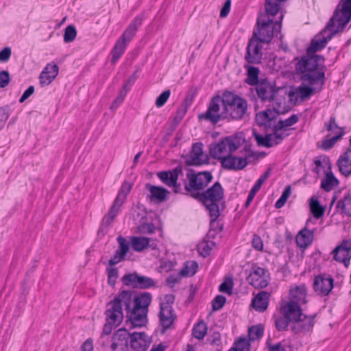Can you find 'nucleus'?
<instances>
[{"label": "nucleus", "mask_w": 351, "mask_h": 351, "mask_svg": "<svg viewBox=\"0 0 351 351\" xmlns=\"http://www.w3.org/2000/svg\"><path fill=\"white\" fill-rule=\"evenodd\" d=\"M152 300V294L148 292L136 294L133 291L123 290L108 303L105 313L106 321L119 326L123 319L122 306H124L132 326H144L147 322L148 308Z\"/></svg>", "instance_id": "obj_1"}, {"label": "nucleus", "mask_w": 351, "mask_h": 351, "mask_svg": "<svg viewBox=\"0 0 351 351\" xmlns=\"http://www.w3.org/2000/svg\"><path fill=\"white\" fill-rule=\"evenodd\" d=\"M188 182L184 183V189L194 199L202 202L209 211L210 222L215 221L220 215L219 203L223 199V189L218 182L203 192L204 189L211 182L212 174L208 171L196 173L192 169H188L186 173Z\"/></svg>", "instance_id": "obj_2"}, {"label": "nucleus", "mask_w": 351, "mask_h": 351, "mask_svg": "<svg viewBox=\"0 0 351 351\" xmlns=\"http://www.w3.org/2000/svg\"><path fill=\"white\" fill-rule=\"evenodd\" d=\"M324 58L320 55H312L306 52L300 58H295V70L297 73L301 74L300 80L302 82L309 85L320 84H324L325 71Z\"/></svg>", "instance_id": "obj_3"}, {"label": "nucleus", "mask_w": 351, "mask_h": 351, "mask_svg": "<svg viewBox=\"0 0 351 351\" xmlns=\"http://www.w3.org/2000/svg\"><path fill=\"white\" fill-rule=\"evenodd\" d=\"M223 106L226 119L241 121L248 119L250 116L247 100L232 92H223Z\"/></svg>", "instance_id": "obj_4"}, {"label": "nucleus", "mask_w": 351, "mask_h": 351, "mask_svg": "<svg viewBox=\"0 0 351 351\" xmlns=\"http://www.w3.org/2000/svg\"><path fill=\"white\" fill-rule=\"evenodd\" d=\"M245 143L243 132L236 133L222 138L217 143L210 145V155L217 160H221L228 154H232Z\"/></svg>", "instance_id": "obj_5"}, {"label": "nucleus", "mask_w": 351, "mask_h": 351, "mask_svg": "<svg viewBox=\"0 0 351 351\" xmlns=\"http://www.w3.org/2000/svg\"><path fill=\"white\" fill-rule=\"evenodd\" d=\"M221 104H223V96L213 97L209 102L207 110L198 115L199 120H204L215 125L221 120L226 119L224 108L221 112H220Z\"/></svg>", "instance_id": "obj_6"}, {"label": "nucleus", "mask_w": 351, "mask_h": 351, "mask_svg": "<svg viewBox=\"0 0 351 351\" xmlns=\"http://www.w3.org/2000/svg\"><path fill=\"white\" fill-rule=\"evenodd\" d=\"M256 92L258 97L264 103L276 102L279 103L278 98L279 91L282 88L278 87L276 84L267 79L261 80L256 86H255Z\"/></svg>", "instance_id": "obj_7"}, {"label": "nucleus", "mask_w": 351, "mask_h": 351, "mask_svg": "<svg viewBox=\"0 0 351 351\" xmlns=\"http://www.w3.org/2000/svg\"><path fill=\"white\" fill-rule=\"evenodd\" d=\"M274 21L267 14L260 16L257 19V29L254 31L253 36L261 43H269L274 36Z\"/></svg>", "instance_id": "obj_8"}, {"label": "nucleus", "mask_w": 351, "mask_h": 351, "mask_svg": "<svg viewBox=\"0 0 351 351\" xmlns=\"http://www.w3.org/2000/svg\"><path fill=\"white\" fill-rule=\"evenodd\" d=\"M245 154L243 157L238 158L233 156L232 154L220 160L221 167L228 170H241L244 169L248 162H250L251 158L255 156L254 153L250 149L245 148Z\"/></svg>", "instance_id": "obj_9"}, {"label": "nucleus", "mask_w": 351, "mask_h": 351, "mask_svg": "<svg viewBox=\"0 0 351 351\" xmlns=\"http://www.w3.org/2000/svg\"><path fill=\"white\" fill-rule=\"evenodd\" d=\"M121 280L125 285L136 289H147L156 287V282L153 278L136 272L124 275Z\"/></svg>", "instance_id": "obj_10"}, {"label": "nucleus", "mask_w": 351, "mask_h": 351, "mask_svg": "<svg viewBox=\"0 0 351 351\" xmlns=\"http://www.w3.org/2000/svg\"><path fill=\"white\" fill-rule=\"evenodd\" d=\"M202 147V143H195L193 145L189 154L182 156L186 166H200L208 162L209 158L206 154L204 153Z\"/></svg>", "instance_id": "obj_11"}, {"label": "nucleus", "mask_w": 351, "mask_h": 351, "mask_svg": "<svg viewBox=\"0 0 351 351\" xmlns=\"http://www.w3.org/2000/svg\"><path fill=\"white\" fill-rule=\"evenodd\" d=\"M341 3H342L341 10H335L326 25L328 30H331V27H333L335 21H337L343 28L351 19V0H345L344 1L341 0Z\"/></svg>", "instance_id": "obj_12"}, {"label": "nucleus", "mask_w": 351, "mask_h": 351, "mask_svg": "<svg viewBox=\"0 0 351 351\" xmlns=\"http://www.w3.org/2000/svg\"><path fill=\"white\" fill-rule=\"evenodd\" d=\"M247 278V280L253 287L256 289H263L268 285L269 274L267 271L263 268L254 266L252 269Z\"/></svg>", "instance_id": "obj_13"}, {"label": "nucleus", "mask_w": 351, "mask_h": 351, "mask_svg": "<svg viewBox=\"0 0 351 351\" xmlns=\"http://www.w3.org/2000/svg\"><path fill=\"white\" fill-rule=\"evenodd\" d=\"M333 258L339 263H342L348 267L351 259V240H344L331 252Z\"/></svg>", "instance_id": "obj_14"}, {"label": "nucleus", "mask_w": 351, "mask_h": 351, "mask_svg": "<svg viewBox=\"0 0 351 351\" xmlns=\"http://www.w3.org/2000/svg\"><path fill=\"white\" fill-rule=\"evenodd\" d=\"M326 29H324L319 35H317L311 40L310 45L306 49V52L312 55H316L315 53L323 49L326 46L328 42L339 32V28L334 30L331 28V30H330L331 32L326 36H324L322 34L326 32Z\"/></svg>", "instance_id": "obj_15"}, {"label": "nucleus", "mask_w": 351, "mask_h": 351, "mask_svg": "<svg viewBox=\"0 0 351 351\" xmlns=\"http://www.w3.org/2000/svg\"><path fill=\"white\" fill-rule=\"evenodd\" d=\"M258 39L252 37L247 44L245 60L250 64H258L263 56L262 45Z\"/></svg>", "instance_id": "obj_16"}, {"label": "nucleus", "mask_w": 351, "mask_h": 351, "mask_svg": "<svg viewBox=\"0 0 351 351\" xmlns=\"http://www.w3.org/2000/svg\"><path fill=\"white\" fill-rule=\"evenodd\" d=\"M334 286V279L325 274L318 275L313 282V289L319 295H328Z\"/></svg>", "instance_id": "obj_17"}, {"label": "nucleus", "mask_w": 351, "mask_h": 351, "mask_svg": "<svg viewBox=\"0 0 351 351\" xmlns=\"http://www.w3.org/2000/svg\"><path fill=\"white\" fill-rule=\"evenodd\" d=\"M130 335L125 328H120L114 333L111 346L112 351H128Z\"/></svg>", "instance_id": "obj_18"}, {"label": "nucleus", "mask_w": 351, "mask_h": 351, "mask_svg": "<svg viewBox=\"0 0 351 351\" xmlns=\"http://www.w3.org/2000/svg\"><path fill=\"white\" fill-rule=\"evenodd\" d=\"M315 315H306L303 313L301 317L297 319V321L292 323L291 327V331L294 334L298 335L300 333H306L312 330L315 324Z\"/></svg>", "instance_id": "obj_19"}, {"label": "nucleus", "mask_w": 351, "mask_h": 351, "mask_svg": "<svg viewBox=\"0 0 351 351\" xmlns=\"http://www.w3.org/2000/svg\"><path fill=\"white\" fill-rule=\"evenodd\" d=\"M280 313L286 316L291 324L302 316L300 305L294 302H282L280 304Z\"/></svg>", "instance_id": "obj_20"}, {"label": "nucleus", "mask_w": 351, "mask_h": 351, "mask_svg": "<svg viewBox=\"0 0 351 351\" xmlns=\"http://www.w3.org/2000/svg\"><path fill=\"white\" fill-rule=\"evenodd\" d=\"M152 343V338L145 332H133L130 335V346L136 351H145Z\"/></svg>", "instance_id": "obj_21"}, {"label": "nucleus", "mask_w": 351, "mask_h": 351, "mask_svg": "<svg viewBox=\"0 0 351 351\" xmlns=\"http://www.w3.org/2000/svg\"><path fill=\"white\" fill-rule=\"evenodd\" d=\"M279 112L274 108L261 111L256 114V121L260 126L273 128Z\"/></svg>", "instance_id": "obj_22"}, {"label": "nucleus", "mask_w": 351, "mask_h": 351, "mask_svg": "<svg viewBox=\"0 0 351 351\" xmlns=\"http://www.w3.org/2000/svg\"><path fill=\"white\" fill-rule=\"evenodd\" d=\"M146 189L149 192L147 197L151 202L162 203L168 199L169 191L161 186H157L147 183L145 185Z\"/></svg>", "instance_id": "obj_23"}, {"label": "nucleus", "mask_w": 351, "mask_h": 351, "mask_svg": "<svg viewBox=\"0 0 351 351\" xmlns=\"http://www.w3.org/2000/svg\"><path fill=\"white\" fill-rule=\"evenodd\" d=\"M160 324L162 327V332L170 328L173 324L176 315L173 313V308L169 307L167 305L160 306L159 312Z\"/></svg>", "instance_id": "obj_24"}, {"label": "nucleus", "mask_w": 351, "mask_h": 351, "mask_svg": "<svg viewBox=\"0 0 351 351\" xmlns=\"http://www.w3.org/2000/svg\"><path fill=\"white\" fill-rule=\"evenodd\" d=\"M182 166L178 165L171 171L158 172L157 176L164 184L171 187V186H176L178 176L182 175Z\"/></svg>", "instance_id": "obj_25"}, {"label": "nucleus", "mask_w": 351, "mask_h": 351, "mask_svg": "<svg viewBox=\"0 0 351 351\" xmlns=\"http://www.w3.org/2000/svg\"><path fill=\"white\" fill-rule=\"evenodd\" d=\"M269 296L270 293L267 291L259 292L252 300L254 308L258 312L265 311L268 307Z\"/></svg>", "instance_id": "obj_26"}, {"label": "nucleus", "mask_w": 351, "mask_h": 351, "mask_svg": "<svg viewBox=\"0 0 351 351\" xmlns=\"http://www.w3.org/2000/svg\"><path fill=\"white\" fill-rule=\"evenodd\" d=\"M143 17L142 15H138L134 18L133 21L128 25L126 29L123 33L120 38L129 43L132 38L134 36L137 29L141 25Z\"/></svg>", "instance_id": "obj_27"}, {"label": "nucleus", "mask_w": 351, "mask_h": 351, "mask_svg": "<svg viewBox=\"0 0 351 351\" xmlns=\"http://www.w3.org/2000/svg\"><path fill=\"white\" fill-rule=\"evenodd\" d=\"M339 171L346 177L351 174V151L345 152L337 160Z\"/></svg>", "instance_id": "obj_28"}, {"label": "nucleus", "mask_w": 351, "mask_h": 351, "mask_svg": "<svg viewBox=\"0 0 351 351\" xmlns=\"http://www.w3.org/2000/svg\"><path fill=\"white\" fill-rule=\"evenodd\" d=\"M307 289L304 285L296 286L293 289H290V300L289 302H294L300 305V304H306Z\"/></svg>", "instance_id": "obj_29"}, {"label": "nucleus", "mask_w": 351, "mask_h": 351, "mask_svg": "<svg viewBox=\"0 0 351 351\" xmlns=\"http://www.w3.org/2000/svg\"><path fill=\"white\" fill-rule=\"evenodd\" d=\"M313 238V232L304 228L296 236L295 242L300 247H306L311 243Z\"/></svg>", "instance_id": "obj_30"}, {"label": "nucleus", "mask_w": 351, "mask_h": 351, "mask_svg": "<svg viewBox=\"0 0 351 351\" xmlns=\"http://www.w3.org/2000/svg\"><path fill=\"white\" fill-rule=\"evenodd\" d=\"M131 244L134 250L136 252H142L149 246L152 247V249L155 248L153 245H149V239L145 237H132Z\"/></svg>", "instance_id": "obj_31"}, {"label": "nucleus", "mask_w": 351, "mask_h": 351, "mask_svg": "<svg viewBox=\"0 0 351 351\" xmlns=\"http://www.w3.org/2000/svg\"><path fill=\"white\" fill-rule=\"evenodd\" d=\"M339 184L338 180L331 171L326 172L324 178L322 180L321 188L325 191H330Z\"/></svg>", "instance_id": "obj_32"}, {"label": "nucleus", "mask_w": 351, "mask_h": 351, "mask_svg": "<svg viewBox=\"0 0 351 351\" xmlns=\"http://www.w3.org/2000/svg\"><path fill=\"white\" fill-rule=\"evenodd\" d=\"M127 43H126L121 38L117 40L111 51V62L112 64H115L117 62V60L121 58V56L123 54L126 48Z\"/></svg>", "instance_id": "obj_33"}, {"label": "nucleus", "mask_w": 351, "mask_h": 351, "mask_svg": "<svg viewBox=\"0 0 351 351\" xmlns=\"http://www.w3.org/2000/svg\"><path fill=\"white\" fill-rule=\"evenodd\" d=\"M245 68L247 69V78L245 82L251 86H256L259 84L258 75L260 70L258 67L254 66L246 65Z\"/></svg>", "instance_id": "obj_34"}, {"label": "nucleus", "mask_w": 351, "mask_h": 351, "mask_svg": "<svg viewBox=\"0 0 351 351\" xmlns=\"http://www.w3.org/2000/svg\"><path fill=\"white\" fill-rule=\"evenodd\" d=\"M309 207L314 217L319 219L323 217L325 212V207L320 205L317 197L313 196L311 198Z\"/></svg>", "instance_id": "obj_35"}, {"label": "nucleus", "mask_w": 351, "mask_h": 351, "mask_svg": "<svg viewBox=\"0 0 351 351\" xmlns=\"http://www.w3.org/2000/svg\"><path fill=\"white\" fill-rule=\"evenodd\" d=\"M337 208L346 215L351 217V194H348L339 199L337 203Z\"/></svg>", "instance_id": "obj_36"}, {"label": "nucleus", "mask_w": 351, "mask_h": 351, "mask_svg": "<svg viewBox=\"0 0 351 351\" xmlns=\"http://www.w3.org/2000/svg\"><path fill=\"white\" fill-rule=\"evenodd\" d=\"M310 86L307 83L303 82L298 87L297 92L302 99H308L315 93V88Z\"/></svg>", "instance_id": "obj_37"}, {"label": "nucleus", "mask_w": 351, "mask_h": 351, "mask_svg": "<svg viewBox=\"0 0 351 351\" xmlns=\"http://www.w3.org/2000/svg\"><path fill=\"white\" fill-rule=\"evenodd\" d=\"M273 133L271 134L275 145L279 144L286 136H289L287 129H278L276 124L273 125Z\"/></svg>", "instance_id": "obj_38"}, {"label": "nucleus", "mask_w": 351, "mask_h": 351, "mask_svg": "<svg viewBox=\"0 0 351 351\" xmlns=\"http://www.w3.org/2000/svg\"><path fill=\"white\" fill-rule=\"evenodd\" d=\"M254 136L258 146L271 147L275 145L273 144L274 141L271 134L263 136L254 132Z\"/></svg>", "instance_id": "obj_39"}, {"label": "nucleus", "mask_w": 351, "mask_h": 351, "mask_svg": "<svg viewBox=\"0 0 351 351\" xmlns=\"http://www.w3.org/2000/svg\"><path fill=\"white\" fill-rule=\"evenodd\" d=\"M290 323H291V321L284 315L280 314L279 316L274 317L275 327L278 331L287 330Z\"/></svg>", "instance_id": "obj_40"}, {"label": "nucleus", "mask_w": 351, "mask_h": 351, "mask_svg": "<svg viewBox=\"0 0 351 351\" xmlns=\"http://www.w3.org/2000/svg\"><path fill=\"white\" fill-rule=\"evenodd\" d=\"M207 332V326L204 321L199 322L193 328V335L200 340L204 339Z\"/></svg>", "instance_id": "obj_41"}, {"label": "nucleus", "mask_w": 351, "mask_h": 351, "mask_svg": "<svg viewBox=\"0 0 351 351\" xmlns=\"http://www.w3.org/2000/svg\"><path fill=\"white\" fill-rule=\"evenodd\" d=\"M198 268V264L196 261H188L182 269L180 270V274L183 276H192L196 272Z\"/></svg>", "instance_id": "obj_42"}, {"label": "nucleus", "mask_w": 351, "mask_h": 351, "mask_svg": "<svg viewBox=\"0 0 351 351\" xmlns=\"http://www.w3.org/2000/svg\"><path fill=\"white\" fill-rule=\"evenodd\" d=\"M264 329L261 325L252 326L249 328L248 336L250 341H256L263 335Z\"/></svg>", "instance_id": "obj_43"}, {"label": "nucleus", "mask_w": 351, "mask_h": 351, "mask_svg": "<svg viewBox=\"0 0 351 351\" xmlns=\"http://www.w3.org/2000/svg\"><path fill=\"white\" fill-rule=\"evenodd\" d=\"M344 134V130H340L337 134L335 135L330 138L325 139L322 141V147L324 149H331L336 142L340 140Z\"/></svg>", "instance_id": "obj_44"}, {"label": "nucleus", "mask_w": 351, "mask_h": 351, "mask_svg": "<svg viewBox=\"0 0 351 351\" xmlns=\"http://www.w3.org/2000/svg\"><path fill=\"white\" fill-rule=\"evenodd\" d=\"M298 120V117L296 114H293L285 120H280L276 125H278V129H287V128L296 123Z\"/></svg>", "instance_id": "obj_45"}, {"label": "nucleus", "mask_w": 351, "mask_h": 351, "mask_svg": "<svg viewBox=\"0 0 351 351\" xmlns=\"http://www.w3.org/2000/svg\"><path fill=\"white\" fill-rule=\"evenodd\" d=\"M291 193V189L290 186H287L284 191L282 192L280 197L278 199V201L275 204V207L276 208H282L285 204L286 203L287 199L289 197Z\"/></svg>", "instance_id": "obj_46"}, {"label": "nucleus", "mask_w": 351, "mask_h": 351, "mask_svg": "<svg viewBox=\"0 0 351 351\" xmlns=\"http://www.w3.org/2000/svg\"><path fill=\"white\" fill-rule=\"evenodd\" d=\"M250 343L246 338H239L234 344V351H249Z\"/></svg>", "instance_id": "obj_47"}, {"label": "nucleus", "mask_w": 351, "mask_h": 351, "mask_svg": "<svg viewBox=\"0 0 351 351\" xmlns=\"http://www.w3.org/2000/svg\"><path fill=\"white\" fill-rule=\"evenodd\" d=\"M77 35L75 27L73 25H69L65 28L64 40L65 43H70L75 40Z\"/></svg>", "instance_id": "obj_48"}, {"label": "nucleus", "mask_w": 351, "mask_h": 351, "mask_svg": "<svg viewBox=\"0 0 351 351\" xmlns=\"http://www.w3.org/2000/svg\"><path fill=\"white\" fill-rule=\"evenodd\" d=\"M129 88H126V85L123 86V89L121 90L119 96L114 100L110 106L111 109H116L124 100Z\"/></svg>", "instance_id": "obj_49"}, {"label": "nucleus", "mask_w": 351, "mask_h": 351, "mask_svg": "<svg viewBox=\"0 0 351 351\" xmlns=\"http://www.w3.org/2000/svg\"><path fill=\"white\" fill-rule=\"evenodd\" d=\"M137 228L141 234H152L155 231V226L152 223H142Z\"/></svg>", "instance_id": "obj_50"}, {"label": "nucleus", "mask_w": 351, "mask_h": 351, "mask_svg": "<svg viewBox=\"0 0 351 351\" xmlns=\"http://www.w3.org/2000/svg\"><path fill=\"white\" fill-rule=\"evenodd\" d=\"M171 95L170 90H166L164 92H162L157 98L156 100V106L158 108H160L163 106L165 103L167 101L168 99L169 98Z\"/></svg>", "instance_id": "obj_51"}, {"label": "nucleus", "mask_w": 351, "mask_h": 351, "mask_svg": "<svg viewBox=\"0 0 351 351\" xmlns=\"http://www.w3.org/2000/svg\"><path fill=\"white\" fill-rule=\"evenodd\" d=\"M118 213L119 212L110 208L108 214H106L102 219V224L106 226H109L113 222Z\"/></svg>", "instance_id": "obj_52"}, {"label": "nucleus", "mask_w": 351, "mask_h": 351, "mask_svg": "<svg viewBox=\"0 0 351 351\" xmlns=\"http://www.w3.org/2000/svg\"><path fill=\"white\" fill-rule=\"evenodd\" d=\"M270 175V170L268 169L267 171H265L256 182L255 184L252 188V191H254L255 193H257L263 184L266 181V180L269 178Z\"/></svg>", "instance_id": "obj_53"}, {"label": "nucleus", "mask_w": 351, "mask_h": 351, "mask_svg": "<svg viewBox=\"0 0 351 351\" xmlns=\"http://www.w3.org/2000/svg\"><path fill=\"white\" fill-rule=\"evenodd\" d=\"M108 282L110 286H114L116 280L119 276V271L117 268H108Z\"/></svg>", "instance_id": "obj_54"}, {"label": "nucleus", "mask_w": 351, "mask_h": 351, "mask_svg": "<svg viewBox=\"0 0 351 351\" xmlns=\"http://www.w3.org/2000/svg\"><path fill=\"white\" fill-rule=\"evenodd\" d=\"M226 301V299L224 296L221 295H217L212 302L213 310L218 311L221 309L223 306Z\"/></svg>", "instance_id": "obj_55"}, {"label": "nucleus", "mask_w": 351, "mask_h": 351, "mask_svg": "<svg viewBox=\"0 0 351 351\" xmlns=\"http://www.w3.org/2000/svg\"><path fill=\"white\" fill-rule=\"evenodd\" d=\"M326 127L327 130L335 134V135L337 134L340 130H343L342 128L338 126L335 121V117H330L329 123L326 125Z\"/></svg>", "instance_id": "obj_56"}, {"label": "nucleus", "mask_w": 351, "mask_h": 351, "mask_svg": "<svg viewBox=\"0 0 351 351\" xmlns=\"http://www.w3.org/2000/svg\"><path fill=\"white\" fill-rule=\"evenodd\" d=\"M42 72L51 75L55 79L58 74V66L56 64H48Z\"/></svg>", "instance_id": "obj_57"}, {"label": "nucleus", "mask_w": 351, "mask_h": 351, "mask_svg": "<svg viewBox=\"0 0 351 351\" xmlns=\"http://www.w3.org/2000/svg\"><path fill=\"white\" fill-rule=\"evenodd\" d=\"M117 241L119 244V249L118 250L119 252H120V254L121 255L125 256L126 253L129 250V245L126 240L122 237L121 236H119L117 238Z\"/></svg>", "instance_id": "obj_58"}, {"label": "nucleus", "mask_w": 351, "mask_h": 351, "mask_svg": "<svg viewBox=\"0 0 351 351\" xmlns=\"http://www.w3.org/2000/svg\"><path fill=\"white\" fill-rule=\"evenodd\" d=\"M125 200V197H124L122 195L118 194L110 208L119 213L120 208Z\"/></svg>", "instance_id": "obj_59"}, {"label": "nucleus", "mask_w": 351, "mask_h": 351, "mask_svg": "<svg viewBox=\"0 0 351 351\" xmlns=\"http://www.w3.org/2000/svg\"><path fill=\"white\" fill-rule=\"evenodd\" d=\"M186 111H187L186 106H180L178 108V110L176 111V114L173 119V122L175 123L176 125H178L182 120Z\"/></svg>", "instance_id": "obj_60"}, {"label": "nucleus", "mask_w": 351, "mask_h": 351, "mask_svg": "<svg viewBox=\"0 0 351 351\" xmlns=\"http://www.w3.org/2000/svg\"><path fill=\"white\" fill-rule=\"evenodd\" d=\"M10 81V77L8 71H0V88L6 87Z\"/></svg>", "instance_id": "obj_61"}, {"label": "nucleus", "mask_w": 351, "mask_h": 351, "mask_svg": "<svg viewBox=\"0 0 351 351\" xmlns=\"http://www.w3.org/2000/svg\"><path fill=\"white\" fill-rule=\"evenodd\" d=\"M12 50L10 47H6L3 48L1 51H0V62H8L10 58Z\"/></svg>", "instance_id": "obj_62"}, {"label": "nucleus", "mask_w": 351, "mask_h": 351, "mask_svg": "<svg viewBox=\"0 0 351 351\" xmlns=\"http://www.w3.org/2000/svg\"><path fill=\"white\" fill-rule=\"evenodd\" d=\"M253 247L258 251H262L263 249V243L261 238L254 234L252 241Z\"/></svg>", "instance_id": "obj_63"}, {"label": "nucleus", "mask_w": 351, "mask_h": 351, "mask_svg": "<svg viewBox=\"0 0 351 351\" xmlns=\"http://www.w3.org/2000/svg\"><path fill=\"white\" fill-rule=\"evenodd\" d=\"M219 291L226 293L227 294L230 295L232 292V282L230 280L228 283L227 282H222L219 286Z\"/></svg>", "instance_id": "obj_64"}]
</instances>
